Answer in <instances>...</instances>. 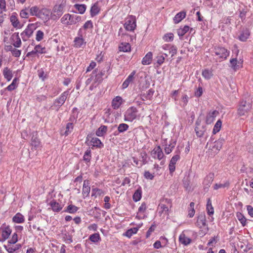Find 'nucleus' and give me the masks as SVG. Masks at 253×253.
I'll use <instances>...</instances> for the list:
<instances>
[{"label": "nucleus", "mask_w": 253, "mask_h": 253, "mask_svg": "<svg viewBox=\"0 0 253 253\" xmlns=\"http://www.w3.org/2000/svg\"><path fill=\"white\" fill-rule=\"evenodd\" d=\"M107 126H100L96 130V134L98 136H103L106 133Z\"/></svg>", "instance_id": "nucleus-28"}, {"label": "nucleus", "mask_w": 253, "mask_h": 253, "mask_svg": "<svg viewBox=\"0 0 253 253\" xmlns=\"http://www.w3.org/2000/svg\"><path fill=\"white\" fill-rule=\"evenodd\" d=\"M152 60V53L151 52H148L146 55L143 58L142 64L143 65H149Z\"/></svg>", "instance_id": "nucleus-22"}, {"label": "nucleus", "mask_w": 253, "mask_h": 253, "mask_svg": "<svg viewBox=\"0 0 253 253\" xmlns=\"http://www.w3.org/2000/svg\"><path fill=\"white\" fill-rule=\"evenodd\" d=\"M196 126L195 128V130L196 131V135L197 136L201 137H202L204 132L206 131V127L204 126H201L200 124V121L197 120L196 123Z\"/></svg>", "instance_id": "nucleus-10"}, {"label": "nucleus", "mask_w": 253, "mask_h": 253, "mask_svg": "<svg viewBox=\"0 0 253 253\" xmlns=\"http://www.w3.org/2000/svg\"><path fill=\"white\" fill-rule=\"evenodd\" d=\"M207 210L209 215L213 214L214 213L213 208L211 205V202L210 199L208 200L207 204Z\"/></svg>", "instance_id": "nucleus-37"}, {"label": "nucleus", "mask_w": 253, "mask_h": 253, "mask_svg": "<svg viewBox=\"0 0 253 253\" xmlns=\"http://www.w3.org/2000/svg\"><path fill=\"white\" fill-rule=\"evenodd\" d=\"M12 220L14 222L21 223L24 221V218L21 213H17L13 217Z\"/></svg>", "instance_id": "nucleus-31"}, {"label": "nucleus", "mask_w": 253, "mask_h": 253, "mask_svg": "<svg viewBox=\"0 0 253 253\" xmlns=\"http://www.w3.org/2000/svg\"><path fill=\"white\" fill-rule=\"evenodd\" d=\"M202 75L206 79H210L213 75L211 71L205 69L202 72Z\"/></svg>", "instance_id": "nucleus-44"}, {"label": "nucleus", "mask_w": 253, "mask_h": 253, "mask_svg": "<svg viewBox=\"0 0 253 253\" xmlns=\"http://www.w3.org/2000/svg\"><path fill=\"white\" fill-rule=\"evenodd\" d=\"M189 30V27L185 26L183 28H179L177 30V34L180 37H183Z\"/></svg>", "instance_id": "nucleus-38"}, {"label": "nucleus", "mask_w": 253, "mask_h": 253, "mask_svg": "<svg viewBox=\"0 0 253 253\" xmlns=\"http://www.w3.org/2000/svg\"><path fill=\"white\" fill-rule=\"evenodd\" d=\"M103 75V74L102 72H99L97 74L95 75V78L94 79V82H100L102 79V76Z\"/></svg>", "instance_id": "nucleus-60"}, {"label": "nucleus", "mask_w": 253, "mask_h": 253, "mask_svg": "<svg viewBox=\"0 0 253 253\" xmlns=\"http://www.w3.org/2000/svg\"><path fill=\"white\" fill-rule=\"evenodd\" d=\"M100 11V8L98 2H95L91 7L90 12L91 17L97 15Z\"/></svg>", "instance_id": "nucleus-24"}, {"label": "nucleus", "mask_w": 253, "mask_h": 253, "mask_svg": "<svg viewBox=\"0 0 253 253\" xmlns=\"http://www.w3.org/2000/svg\"><path fill=\"white\" fill-rule=\"evenodd\" d=\"M237 217L243 226H245L246 225L247 219L241 213L238 212L237 213Z\"/></svg>", "instance_id": "nucleus-41"}, {"label": "nucleus", "mask_w": 253, "mask_h": 253, "mask_svg": "<svg viewBox=\"0 0 253 253\" xmlns=\"http://www.w3.org/2000/svg\"><path fill=\"white\" fill-rule=\"evenodd\" d=\"M229 185V183L228 182H225V183L224 184H221V183H219V184H215L214 186V190H217L219 188H225V187H228Z\"/></svg>", "instance_id": "nucleus-55"}, {"label": "nucleus", "mask_w": 253, "mask_h": 253, "mask_svg": "<svg viewBox=\"0 0 253 253\" xmlns=\"http://www.w3.org/2000/svg\"><path fill=\"white\" fill-rule=\"evenodd\" d=\"M69 18L70 19V25L75 24L81 21V17L75 14H70Z\"/></svg>", "instance_id": "nucleus-25"}, {"label": "nucleus", "mask_w": 253, "mask_h": 253, "mask_svg": "<svg viewBox=\"0 0 253 253\" xmlns=\"http://www.w3.org/2000/svg\"><path fill=\"white\" fill-rule=\"evenodd\" d=\"M250 35V32L249 29L243 30L238 36V39L242 42H245L247 40Z\"/></svg>", "instance_id": "nucleus-15"}, {"label": "nucleus", "mask_w": 253, "mask_h": 253, "mask_svg": "<svg viewBox=\"0 0 253 253\" xmlns=\"http://www.w3.org/2000/svg\"><path fill=\"white\" fill-rule=\"evenodd\" d=\"M34 49L37 54H42L45 53V47H42L40 44L35 45Z\"/></svg>", "instance_id": "nucleus-52"}, {"label": "nucleus", "mask_w": 253, "mask_h": 253, "mask_svg": "<svg viewBox=\"0 0 253 253\" xmlns=\"http://www.w3.org/2000/svg\"><path fill=\"white\" fill-rule=\"evenodd\" d=\"M69 95V91H65L63 92L60 96L55 99L54 101L53 105L51 106L52 108H55L56 111H58L59 108L64 103L68 96Z\"/></svg>", "instance_id": "nucleus-2"}, {"label": "nucleus", "mask_w": 253, "mask_h": 253, "mask_svg": "<svg viewBox=\"0 0 253 253\" xmlns=\"http://www.w3.org/2000/svg\"><path fill=\"white\" fill-rule=\"evenodd\" d=\"M162 202L164 203H161L159 205V207L162 210L159 211V213L162 214L165 212L167 215H169V208L171 207V201L170 199H165L162 201Z\"/></svg>", "instance_id": "nucleus-6"}, {"label": "nucleus", "mask_w": 253, "mask_h": 253, "mask_svg": "<svg viewBox=\"0 0 253 253\" xmlns=\"http://www.w3.org/2000/svg\"><path fill=\"white\" fill-rule=\"evenodd\" d=\"M12 44L15 47H20L21 45V41L18 33H14L10 37Z\"/></svg>", "instance_id": "nucleus-9"}, {"label": "nucleus", "mask_w": 253, "mask_h": 253, "mask_svg": "<svg viewBox=\"0 0 253 253\" xmlns=\"http://www.w3.org/2000/svg\"><path fill=\"white\" fill-rule=\"evenodd\" d=\"M136 26V20L132 16H130L127 19H126L125 23L124 24V27L125 29L128 31H133L135 29Z\"/></svg>", "instance_id": "nucleus-7"}, {"label": "nucleus", "mask_w": 253, "mask_h": 253, "mask_svg": "<svg viewBox=\"0 0 253 253\" xmlns=\"http://www.w3.org/2000/svg\"><path fill=\"white\" fill-rule=\"evenodd\" d=\"M43 33L42 31H38L36 34V40L38 41H41L43 39Z\"/></svg>", "instance_id": "nucleus-59"}, {"label": "nucleus", "mask_w": 253, "mask_h": 253, "mask_svg": "<svg viewBox=\"0 0 253 253\" xmlns=\"http://www.w3.org/2000/svg\"><path fill=\"white\" fill-rule=\"evenodd\" d=\"M69 16H70L69 14H65L61 19V23L66 25H70V19Z\"/></svg>", "instance_id": "nucleus-50"}, {"label": "nucleus", "mask_w": 253, "mask_h": 253, "mask_svg": "<svg viewBox=\"0 0 253 253\" xmlns=\"http://www.w3.org/2000/svg\"><path fill=\"white\" fill-rule=\"evenodd\" d=\"M13 245L14 244H8L7 245H4V247L6 250L9 253H13L21 247V245L19 244L15 245Z\"/></svg>", "instance_id": "nucleus-14"}, {"label": "nucleus", "mask_w": 253, "mask_h": 253, "mask_svg": "<svg viewBox=\"0 0 253 253\" xmlns=\"http://www.w3.org/2000/svg\"><path fill=\"white\" fill-rule=\"evenodd\" d=\"M50 11L46 8H42L40 10L38 17L42 19L46 20L49 18Z\"/></svg>", "instance_id": "nucleus-16"}, {"label": "nucleus", "mask_w": 253, "mask_h": 253, "mask_svg": "<svg viewBox=\"0 0 253 253\" xmlns=\"http://www.w3.org/2000/svg\"><path fill=\"white\" fill-rule=\"evenodd\" d=\"M37 26L35 24H30L28 25L26 29L21 34L23 41H27L36 29Z\"/></svg>", "instance_id": "nucleus-5"}, {"label": "nucleus", "mask_w": 253, "mask_h": 253, "mask_svg": "<svg viewBox=\"0 0 253 253\" xmlns=\"http://www.w3.org/2000/svg\"><path fill=\"white\" fill-rule=\"evenodd\" d=\"M78 209L79 208L75 206V205H70L67 207V209L65 211L73 213L76 212Z\"/></svg>", "instance_id": "nucleus-40"}, {"label": "nucleus", "mask_w": 253, "mask_h": 253, "mask_svg": "<svg viewBox=\"0 0 253 253\" xmlns=\"http://www.w3.org/2000/svg\"><path fill=\"white\" fill-rule=\"evenodd\" d=\"M10 21L12 25L16 28H20L21 26L20 22L16 16L15 13H13L10 17Z\"/></svg>", "instance_id": "nucleus-19"}, {"label": "nucleus", "mask_w": 253, "mask_h": 253, "mask_svg": "<svg viewBox=\"0 0 253 253\" xmlns=\"http://www.w3.org/2000/svg\"><path fill=\"white\" fill-rule=\"evenodd\" d=\"M3 74L4 77L7 80V81H10L13 77L12 71L9 69L7 67L4 68L3 71Z\"/></svg>", "instance_id": "nucleus-27"}, {"label": "nucleus", "mask_w": 253, "mask_h": 253, "mask_svg": "<svg viewBox=\"0 0 253 253\" xmlns=\"http://www.w3.org/2000/svg\"><path fill=\"white\" fill-rule=\"evenodd\" d=\"M221 124H222V122L220 120H218L216 122V124H215V125L214 126V127H213V129L212 130V133L213 134H215L216 133H217V132H218L220 130L221 126Z\"/></svg>", "instance_id": "nucleus-43"}, {"label": "nucleus", "mask_w": 253, "mask_h": 253, "mask_svg": "<svg viewBox=\"0 0 253 253\" xmlns=\"http://www.w3.org/2000/svg\"><path fill=\"white\" fill-rule=\"evenodd\" d=\"M84 160L86 162H89L90 161L91 158V151L90 149H87L84 156Z\"/></svg>", "instance_id": "nucleus-47"}, {"label": "nucleus", "mask_w": 253, "mask_h": 253, "mask_svg": "<svg viewBox=\"0 0 253 253\" xmlns=\"http://www.w3.org/2000/svg\"><path fill=\"white\" fill-rule=\"evenodd\" d=\"M177 48L174 45H172L169 48V53H170L171 56L173 57L177 53Z\"/></svg>", "instance_id": "nucleus-61"}, {"label": "nucleus", "mask_w": 253, "mask_h": 253, "mask_svg": "<svg viewBox=\"0 0 253 253\" xmlns=\"http://www.w3.org/2000/svg\"><path fill=\"white\" fill-rule=\"evenodd\" d=\"M136 73L135 71H133L131 74L128 76L127 79L124 81L122 84V88L123 89L127 87L130 83H131L134 79V76Z\"/></svg>", "instance_id": "nucleus-17"}, {"label": "nucleus", "mask_w": 253, "mask_h": 253, "mask_svg": "<svg viewBox=\"0 0 253 253\" xmlns=\"http://www.w3.org/2000/svg\"><path fill=\"white\" fill-rule=\"evenodd\" d=\"M122 103V98L120 96H116L112 101V106L114 109L119 108Z\"/></svg>", "instance_id": "nucleus-20"}, {"label": "nucleus", "mask_w": 253, "mask_h": 253, "mask_svg": "<svg viewBox=\"0 0 253 253\" xmlns=\"http://www.w3.org/2000/svg\"><path fill=\"white\" fill-rule=\"evenodd\" d=\"M74 7L77 10H78L79 13L81 14H84L86 9V6L84 4H75L74 5Z\"/></svg>", "instance_id": "nucleus-33"}, {"label": "nucleus", "mask_w": 253, "mask_h": 253, "mask_svg": "<svg viewBox=\"0 0 253 253\" xmlns=\"http://www.w3.org/2000/svg\"><path fill=\"white\" fill-rule=\"evenodd\" d=\"M4 225V224H3V226ZM0 230L1 231V236L4 241L8 238L12 232V230L9 226L1 227Z\"/></svg>", "instance_id": "nucleus-12"}, {"label": "nucleus", "mask_w": 253, "mask_h": 253, "mask_svg": "<svg viewBox=\"0 0 253 253\" xmlns=\"http://www.w3.org/2000/svg\"><path fill=\"white\" fill-rule=\"evenodd\" d=\"M74 43L75 47H80L84 43V40L82 37H76L74 40Z\"/></svg>", "instance_id": "nucleus-35"}, {"label": "nucleus", "mask_w": 253, "mask_h": 253, "mask_svg": "<svg viewBox=\"0 0 253 253\" xmlns=\"http://www.w3.org/2000/svg\"><path fill=\"white\" fill-rule=\"evenodd\" d=\"M224 142V139L223 138H220L215 141L211 149V150L213 152V153H217L221 149Z\"/></svg>", "instance_id": "nucleus-11"}, {"label": "nucleus", "mask_w": 253, "mask_h": 253, "mask_svg": "<svg viewBox=\"0 0 253 253\" xmlns=\"http://www.w3.org/2000/svg\"><path fill=\"white\" fill-rule=\"evenodd\" d=\"M157 62L159 65H160L164 63V62L165 61V57L164 56V55H158L157 57Z\"/></svg>", "instance_id": "nucleus-64"}, {"label": "nucleus", "mask_w": 253, "mask_h": 253, "mask_svg": "<svg viewBox=\"0 0 253 253\" xmlns=\"http://www.w3.org/2000/svg\"><path fill=\"white\" fill-rule=\"evenodd\" d=\"M18 241L17 234L14 233L12 236V238L8 241V244H14Z\"/></svg>", "instance_id": "nucleus-57"}, {"label": "nucleus", "mask_w": 253, "mask_h": 253, "mask_svg": "<svg viewBox=\"0 0 253 253\" xmlns=\"http://www.w3.org/2000/svg\"><path fill=\"white\" fill-rule=\"evenodd\" d=\"M38 75L39 78L42 79V81H44L46 78V75L44 74V72L42 69L38 71Z\"/></svg>", "instance_id": "nucleus-62"}, {"label": "nucleus", "mask_w": 253, "mask_h": 253, "mask_svg": "<svg viewBox=\"0 0 253 253\" xmlns=\"http://www.w3.org/2000/svg\"><path fill=\"white\" fill-rule=\"evenodd\" d=\"M31 145L36 149L38 148L40 146V141L39 139L37 137L33 136L31 139Z\"/></svg>", "instance_id": "nucleus-36"}, {"label": "nucleus", "mask_w": 253, "mask_h": 253, "mask_svg": "<svg viewBox=\"0 0 253 253\" xmlns=\"http://www.w3.org/2000/svg\"><path fill=\"white\" fill-rule=\"evenodd\" d=\"M179 241L182 244L185 246L190 244L191 242V239L187 237L183 233L180 235L179 237Z\"/></svg>", "instance_id": "nucleus-21"}, {"label": "nucleus", "mask_w": 253, "mask_h": 253, "mask_svg": "<svg viewBox=\"0 0 253 253\" xmlns=\"http://www.w3.org/2000/svg\"><path fill=\"white\" fill-rule=\"evenodd\" d=\"M218 114V112L216 110L210 111L207 115L206 119V122L207 124H211L213 122L214 118Z\"/></svg>", "instance_id": "nucleus-13"}, {"label": "nucleus", "mask_w": 253, "mask_h": 253, "mask_svg": "<svg viewBox=\"0 0 253 253\" xmlns=\"http://www.w3.org/2000/svg\"><path fill=\"white\" fill-rule=\"evenodd\" d=\"M252 108V104L250 102L242 101L239 105L238 113L240 116L246 115Z\"/></svg>", "instance_id": "nucleus-4"}, {"label": "nucleus", "mask_w": 253, "mask_h": 253, "mask_svg": "<svg viewBox=\"0 0 253 253\" xmlns=\"http://www.w3.org/2000/svg\"><path fill=\"white\" fill-rule=\"evenodd\" d=\"M157 150L156 158L160 160L163 158L164 154L160 146H157Z\"/></svg>", "instance_id": "nucleus-56"}, {"label": "nucleus", "mask_w": 253, "mask_h": 253, "mask_svg": "<svg viewBox=\"0 0 253 253\" xmlns=\"http://www.w3.org/2000/svg\"><path fill=\"white\" fill-rule=\"evenodd\" d=\"M120 50L124 52H127L130 50V45L128 43H125L124 44H122V46H120Z\"/></svg>", "instance_id": "nucleus-53"}, {"label": "nucleus", "mask_w": 253, "mask_h": 253, "mask_svg": "<svg viewBox=\"0 0 253 253\" xmlns=\"http://www.w3.org/2000/svg\"><path fill=\"white\" fill-rule=\"evenodd\" d=\"M91 145L93 147L97 148H101L103 146V144L102 143L100 140L97 137H93L90 140Z\"/></svg>", "instance_id": "nucleus-26"}, {"label": "nucleus", "mask_w": 253, "mask_h": 253, "mask_svg": "<svg viewBox=\"0 0 253 253\" xmlns=\"http://www.w3.org/2000/svg\"><path fill=\"white\" fill-rule=\"evenodd\" d=\"M128 128V126L126 124H121L118 127V131L120 133L126 131Z\"/></svg>", "instance_id": "nucleus-46"}, {"label": "nucleus", "mask_w": 253, "mask_h": 253, "mask_svg": "<svg viewBox=\"0 0 253 253\" xmlns=\"http://www.w3.org/2000/svg\"><path fill=\"white\" fill-rule=\"evenodd\" d=\"M230 67L234 70L237 71L240 68V63L236 58H233L230 60Z\"/></svg>", "instance_id": "nucleus-29"}, {"label": "nucleus", "mask_w": 253, "mask_h": 253, "mask_svg": "<svg viewBox=\"0 0 253 253\" xmlns=\"http://www.w3.org/2000/svg\"><path fill=\"white\" fill-rule=\"evenodd\" d=\"M214 55L217 56V61L221 62L225 60L229 55V51L221 46H215L213 49Z\"/></svg>", "instance_id": "nucleus-1"}, {"label": "nucleus", "mask_w": 253, "mask_h": 253, "mask_svg": "<svg viewBox=\"0 0 253 253\" xmlns=\"http://www.w3.org/2000/svg\"><path fill=\"white\" fill-rule=\"evenodd\" d=\"M40 9L36 6L32 7L30 9V14L32 16H38Z\"/></svg>", "instance_id": "nucleus-45"}, {"label": "nucleus", "mask_w": 253, "mask_h": 253, "mask_svg": "<svg viewBox=\"0 0 253 253\" xmlns=\"http://www.w3.org/2000/svg\"><path fill=\"white\" fill-rule=\"evenodd\" d=\"M90 190V188L89 186V182L87 180H85L84 182L83 187V191L82 194L83 196L84 197H87Z\"/></svg>", "instance_id": "nucleus-18"}, {"label": "nucleus", "mask_w": 253, "mask_h": 253, "mask_svg": "<svg viewBox=\"0 0 253 253\" xmlns=\"http://www.w3.org/2000/svg\"><path fill=\"white\" fill-rule=\"evenodd\" d=\"M196 226L200 228L207 225L206 215L204 212H201L197 217Z\"/></svg>", "instance_id": "nucleus-8"}, {"label": "nucleus", "mask_w": 253, "mask_h": 253, "mask_svg": "<svg viewBox=\"0 0 253 253\" xmlns=\"http://www.w3.org/2000/svg\"><path fill=\"white\" fill-rule=\"evenodd\" d=\"M63 6L62 5H56L54 7L53 11L58 15H61L62 13Z\"/></svg>", "instance_id": "nucleus-48"}, {"label": "nucleus", "mask_w": 253, "mask_h": 253, "mask_svg": "<svg viewBox=\"0 0 253 253\" xmlns=\"http://www.w3.org/2000/svg\"><path fill=\"white\" fill-rule=\"evenodd\" d=\"M73 129V124L72 123H69L66 125V131L65 134L66 135H68L69 133H71Z\"/></svg>", "instance_id": "nucleus-51"}, {"label": "nucleus", "mask_w": 253, "mask_h": 253, "mask_svg": "<svg viewBox=\"0 0 253 253\" xmlns=\"http://www.w3.org/2000/svg\"><path fill=\"white\" fill-rule=\"evenodd\" d=\"M138 231L137 228H132L127 230L125 233V235L128 238L131 237L133 234H136Z\"/></svg>", "instance_id": "nucleus-39"}, {"label": "nucleus", "mask_w": 253, "mask_h": 253, "mask_svg": "<svg viewBox=\"0 0 253 253\" xmlns=\"http://www.w3.org/2000/svg\"><path fill=\"white\" fill-rule=\"evenodd\" d=\"M138 110L136 107H129L125 114V120L127 122H132L137 117Z\"/></svg>", "instance_id": "nucleus-3"}, {"label": "nucleus", "mask_w": 253, "mask_h": 253, "mask_svg": "<svg viewBox=\"0 0 253 253\" xmlns=\"http://www.w3.org/2000/svg\"><path fill=\"white\" fill-rule=\"evenodd\" d=\"M186 16V12L185 11H181L178 13L173 18L174 23L177 24L182 21Z\"/></svg>", "instance_id": "nucleus-23"}, {"label": "nucleus", "mask_w": 253, "mask_h": 253, "mask_svg": "<svg viewBox=\"0 0 253 253\" xmlns=\"http://www.w3.org/2000/svg\"><path fill=\"white\" fill-rule=\"evenodd\" d=\"M142 197V190L140 187H139L134 192L133 195V200L135 202L139 201Z\"/></svg>", "instance_id": "nucleus-30"}, {"label": "nucleus", "mask_w": 253, "mask_h": 253, "mask_svg": "<svg viewBox=\"0 0 253 253\" xmlns=\"http://www.w3.org/2000/svg\"><path fill=\"white\" fill-rule=\"evenodd\" d=\"M50 204L52 210L55 212H58L62 209V206L55 201H51Z\"/></svg>", "instance_id": "nucleus-32"}, {"label": "nucleus", "mask_w": 253, "mask_h": 253, "mask_svg": "<svg viewBox=\"0 0 253 253\" xmlns=\"http://www.w3.org/2000/svg\"><path fill=\"white\" fill-rule=\"evenodd\" d=\"M189 97L187 95L184 94L181 97V104L180 105L183 107L186 106L188 102Z\"/></svg>", "instance_id": "nucleus-49"}, {"label": "nucleus", "mask_w": 253, "mask_h": 253, "mask_svg": "<svg viewBox=\"0 0 253 253\" xmlns=\"http://www.w3.org/2000/svg\"><path fill=\"white\" fill-rule=\"evenodd\" d=\"M179 152H178V154L173 156L171 159L170 162L175 164L176 162L180 159V156L179 155Z\"/></svg>", "instance_id": "nucleus-63"}, {"label": "nucleus", "mask_w": 253, "mask_h": 253, "mask_svg": "<svg viewBox=\"0 0 253 253\" xmlns=\"http://www.w3.org/2000/svg\"><path fill=\"white\" fill-rule=\"evenodd\" d=\"M89 240L93 242L96 243L101 240L100 235L98 233H94L89 236Z\"/></svg>", "instance_id": "nucleus-42"}, {"label": "nucleus", "mask_w": 253, "mask_h": 253, "mask_svg": "<svg viewBox=\"0 0 253 253\" xmlns=\"http://www.w3.org/2000/svg\"><path fill=\"white\" fill-rule=\"evenodd\" d=\"M175 143H170L168 147H166L165 150L166 154H169L171 152L172 149L175 146Z\"/></svg>", "instance_id": "nucleus-58"}, {"label": "nucleus", "mask_w": 253, "mask_h": 253, "mask_svg": "<svg viewBox=\"0 0 253 253\" xmlns=\"http://www.w3.org/2000/svg\"><path fill=\"white\" fill-rule=\"evenodd\" d=\"M214 178V174L213 173H210L207 177L205 178L204 183L205 185L210 186L211 183Z\"/></svg>", "instance_id": "nucleus-34"}, {"label": "nucleus", "mask_w": 253, "mask_h": 253, "mask_svg": "<svg viewBox=\"0 0 253 253\" xmlns=\"http://www.w3.org/2000/svg\"><path fill=\"white\" fill-rule=\"evenodd\" d=\"M173 34L172 33H168L164 35L163 39L166 42H170L173 41Z\"/></svg>", "instance_id": "nucleus-54"}]
</instances>
